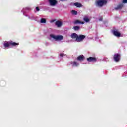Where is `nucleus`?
I'll list each match as a JSON object with an SVG mask.
<instances>
[{
  "label": "nucleus",
  "mask_w": 127,
  "mask_h": 127,
  "mask_svg": "<svg viewBox=\"0 0 127 127\" xmlns=\"http://www.w3.org/2000/svg\"><path fill=\"white\" fill-rule=\"evenodd\" d=\"M108 1L106 0H99L97 1L96 4L100 7H102L105 4H107Z\"/></svg>",
  "instance_id": "7ed1b4c3"
},
{
  "label": "nucleus",
  "mask_w": 127,
  "mask_h": 127,
  "mask_svg": "<svg viewBox=\"0 0 127 127\" xmlns=\"http://www.w3.org/2000/svg\"><path fill=\"white\" fill-rule=\"evenodd\" d=\"M78 34H77L76 33H73L71 34L70 35L71 38H72V39H75V41H77V38H78Z\"/></svg>",
  "instance_id": "6e6552de"
},
{
  "label": "nucleus",
  "mask_w": 127,
  "mask_h": 127,
  "mask_svg": "<svg viewBox=\"0 0 127 127\" xmlns=\"http://www.w3.org/2000/svg\"><path fill=\"white\" fill-rule=\"evenodd\" d=\"M71 65H72V66L73 67H78V66H79V64H80L79 63L76 62V61H74V62H72L71 63Z\"/></svg>",
  "instance_id": "ddd939ff"
},
{
  "label": "nucleus",
  "mask_w": 127,
  "mask_h": 127,
  "mask_svg": "<svg viewBox=\"0 0 127 127\" xmlns=\"http://www.w3.org/2000/svg\"><path fill=\"white\" fill-rule=\"evenodd\" d=\"M56 21V19H54L51 21V23H52L53 22H55Z\"/></svg>",
  "instance_id": "4be33fe9"
},
{
  "label": "nucleus",
  "mask_w": 127,
  "mask_h": 127,
  "mask_svg": "<svg viewBox=\"0 0 127 127\" xmlns=\"http://www.w3.org/2000/svg\"><path fill=\"white\" fill-rule=\"evenodd\" d=\"M113 59L115 62H119L121 59V54L119 53L115 54L113 56Z\"/></svg>",
  "instance_id": "20e7f679"
},
{
  "label": "nucleus",
  "mask_w": 127,
  "mask_h": 127,
  "mask_svg": "<svg viewBox=\"0 0 127 127\" xmlns=\"http://www.w3.org/2000/svg\"><path fill=\"white\" fill-rule=\"evenodd\" d=\"M122 3L125 4L127 3V0H123Z\"/></svg>",
  "instance_id": "aec40b11"
},
{
  "label": "nucleus",
  "mask_w": 127,
  "mask_h": 127,
  "mask_svg": "<svg viewBox=\"0 0 127 127\" xmlns=\"http://www.w3.org/2000/svg\"><path fill=\"white\" fill-rule=\"evenodd\" d=\"M124 7V4H119L117 7L115 8V10H118V9H122Z\"/></svg>",
  "instance_id": "9b49d317"
},
{
  "label": "nucleus",
  "mask_w": 127,
  "mask_h": 127,
  "mask_svg": "<svg viewBox=\"0 0 127 127\" xmlns=\"http://www.w3.org/2000/svg\"><path fill=\"white\" fill-rule=\"evenodd\" d=\"M48 2L51 6H55L58 2L56 0H48Z\"/></svg>",
  "instance_id": "423d86ee"
},
{
  "label": "nucleus",
  "mask_w": 127,
  "mask_h": 127,
  "mask_svg": "<svg viewBox=\"0 0 127 127\" xmlns=\"http://www.w3.org/2000/svg\"><path fill=\"white\" fill-rule=\"evenodd\" d=\"M112 32L115 36H116L117 37H120V36H121V33L117 30H114Z\"/></svg>",
  "instance_id": "1a4fd4ad"
},
{
  "label": "nucleus",
  "mask_w": 127,
  "mask_h": 127,
  "mask_svg": "<svg viewBox=\"0 0 127 127\" xmlns=\"http://www.w3.org/2000/svg\"><path fill=\"white\" fill-rule=\"evenodd\" d=\"M74 5H75V6H76V7H82V6H83L82 5V4L78 2L74 3Z\"/></svg>",
  "instance_id": "4468645a"
},
{
  "label": "nucleus",
  "mask_w": 127,
  "mask_h": 127,
  "mask_svg": "<svg viewBox=\"0 0 127 127\" xmlns=\"http://www.w3.org/2000/svg\"><path fill=\"white\" fill-rule=\"evenodd\" d=\"M60 56H61V57H63V56H64V54H60Z\"/></svg>",
  "instance_id": "5701e85b"
},
{
  "label": "nucleus",
  "mask_w": 127,
  "mask_h": 127,
  "mask_svg": "<svg viewBox=\"0 0 127 127\" xmlns=\"http://www.w3.org/2000/svg\"><path fill=\"white\" fill-rule=\"evenodd\" d=\"M85 59V57L83 55H80L77 57V60L78 61H83Z\"/></svg>",
  "instance_id": "9d476101"
},
{
  "label": "nucleus",
  "mask_w": 127,
  "mask_h": 127,
  "mask_svg": "<svg viewBox=\"0 0 127 127\" xmlns=\"http://www.w3.org/2000/svg\"><path fill=\"white\" fill-rule=\"evenodd\" d=\"M17 45H19V43H16L12 41L4 43V46L5 48H7V47H9V46H17Z\"/></svg>",
  "instance_id": "f257e3e1"
},
{
  "label": "nucleus",
  "mask_w": 127,
  "mask_h": 127,
  "mask_svg": "<svg viewBox=\"0 0 127 127\" xmlns=\"http://www.w3.org/2000/svg\"><path fill=\"white\" fill-rule=\"evenodd\" d=\"M36 11H39V10H40V9H39V7H36Z\"/></svg>",
  "instance_id": "412c9836"
},
{
  "label": "nucleus",
  "mask_w": 127,
  "mask_h": 127,
  "mask_svg": "<svg viewBox=\"0 0 127 127\" xmlns=\"http://www.w3.org/2000/svg\"><path fill=\"white\" fill-rule=\"evenodd\" d=\"M79 23H81V24H84V22H82L79 20H77L75 21L74 22V24H78Z\"/></svg>",
  "instance_id": "2eb2a0df"
},
{
  "label": "nucleus",
  "mask_w": 127,
  "mask_h": 127,
  "mask_svg": "<svg viewBox=\"0 0 127 127\" xmlns=\"http://www.w3.org/2000/svg\"><path fill=\"white\" fill-rule=\"evenodd\" d=\"M73 29H74V30H75V31H78V30H80V26H74L73 27Z\"/></svg>",
  "instance_id": "f3484780"
},
{
  "label": "nucleus",
  "mask_w": 127,
  "mask_h": 127,
  "mask_svg": "<svg viewBox=\"0 0 127 127\" xmlns=\"http://www.w3.org/2000/svg\"><path fill=\"white\" fill-rule=\"evenodd\" d=\"M41 23H46V19L42 18L40 21Z\"/></svg>",
  "instance_id": "6ab92c4d"
},
{
  "label": "nucleus",
  "mask_w": 127,
  "mask_h": 127,
  "mask_svg": "<svg viewBox=\"0 0 127 127\" xmlns=\"http://www.w3.org/2000/svg\"><path fill=\"white\" fill-rule=\"evenodd\" d=\"M64 0H60L61 1H64Z\"/></svg>",
  "instance_id": "b1692460"
},
{
  "label": "nucleus",
  "mask_w": 127,
  "mask_h": 127,
  "mask_svg": "<svg viewBox=\"0 0 127 127\" xmlns=\"http://www.w3.org/2000/svg\"><path fill=\"white\" fill-rule=\"evenodd\" d=\"M71 13L73 15H78V12H77V11H75V10H72Z\"/></svg>",
  "instance_id": "a211bd4d"
},
{
  "label": "nucleus",
  "mask_w": 127,
  "mask_h": 127,
  "mask_svg": "<svg viewBox=\"0 0 127 127\" xmlns=\"http://www.w3.org/2000/svg\"><path fill=\"white\" fill-rule=\"evenodd\" d=\"M85 38H86L85 35H79L77 36V38H76V41L77 42H82Z\"/></svg>",
  "instance_id": "39448f33"
},
{
  "label": "nucleus",
  "mask_w": 127,
  "mask_h": 127,
  "mask_svg": "<svg viewBox=\"0 0 127 127\" xmlns=\"http://www.w3.org/2000/svg\"><path fill=\"white\" fill-rule=\"evenodd\" d=\"M88 62H96L97 59L95 57H90L87 59Z\"/></svg>",
  "instance_id": "0eeeda50"
},
{
  "label": "nucleus",
  "mask_w": 127,
  "mask_h": 127,
  "mask_svg": "<svg viewBox=\"0 0 127 127\" xmlns=\"http://www.w3.org/2000/svg\"><path fill=\"white\" fill-rule=\"evenodd\" d=\"M50 36L51 37V38H53V39H55V40H57L58 41H61V40H63V39H64V37L62 35L55 36L53 34H51Z\"/></svg>",
  "instance_id": "f03ea898"
},
{
  "label": "nucleus",
  "mask_w": 127,
  "mask_h": 127,
  "mask_svg": "<svg viewBox=\"0 0 127 127\" xmlns=\"http://www.w3.org/2000/svg\"><path fill=\"white\" fill-rule=\"evenodd\" d=\"M100 20H102V19Z\"/></svg>",
  "instance_id": "393cba45"
},
{
  "label": "nucleus",
  "mask_w": 127,
  "mask_h": 127,
  "mask_svg": "<svg viewBox=\"0 0 127 127\" xmlns=\"http://www.w3.org/2000/svg\"><path fill=\"white\" fill-rule=\"evenodd\" d=\"M83 20L85 22H90V19H89V18H88L87 16H85L83 18Z\"/></svg>",
  "instance_id": "dca6fc26"
},
{
  "label": "nucleus",
  "mask_w": 127,
  "mask_h": 127,
  "mask_svg": "<svg viewBox=\"0 0 127 127\" xmlns=\"http://www.w3.org/2000/svg\"><path fill=\"white\" fill-rule=\"evenodd\" d=\"M55 23L57 27H61L62 26V22L60 21H57Z\"/></svg>",
  "instance_id": "f8f14e48"
}]
</instances>
